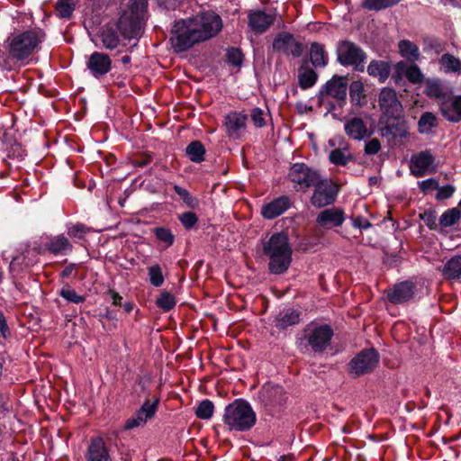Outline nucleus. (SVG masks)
I'll return each instance as SVG.
<instances>
[{
  "mask_svg": "<svg viewBox=\"0 0 461 461\" xmlns=\"http://www.w3.org/2000/svg\"><path fill=\"white\" fill-rule=\"evenodd\" d=\"M223 28L221 17L214 11L176 21L171 30V45L176 52H183L195 44L216 37Z\"/></svg>",
  "mask_w": 461,
  "mask_h": 461,
  "instance_id": "nucleus-1",
  "label": "nucleus"
},
{
  "mask_svg": "<svg viewBox=\"0 0 461 461\" xmlns=\"http://www.w3.org/2000/svg\"><path fill=\"white\" fill-rule=\"evenodd\" d=\"M263 252L269 258L268 268L272 274L285 272L292 261V249L284 232L274 233L263 244Z\"/></svg>",
  "mask_w": 461,
  "mask_h": 461,
  "instance_id": "nucleus-2",
  "label": "nucleus"
},
{
  "mask_svg": "<svg viewBox=\"0 0 461 461\" xmlns=\"http://www.w3.org/2000/svg\"><path fill=\"white\" fill-rule=\"evenodd\" d=\"M256 420L255 411L245 400L237 399L224 410L223 422L230 430H249L255 425Z\"/></svg>",
  "mask_w": 461,
  "mask_h": 461,
  "instance_id": "nucleus-3",
  "label": "nucleus"
},
{
  "mask_svg": "<svg viewBox=\"0 0 461 461\" xmlns=\"http://www.w3.org/2000/svg\"><path fill=\"white\" fill-rule=\"evenodd\" d=\"M333 335L329 324L311 322L304 328L303 337L314 354H322L330 348Z\"/></svg>",
  "mask_w": 461,
  "mask_h": 461,
  "instance_id": "nucleus-4",
  "label": "nucleus"
},
{
  "mask_svg": "<svg viewBox=\"0 0 461 461\" xmlns=\"http://www.w3.org/2000/svg\"><path fill=\"white\" fill-rule=\"evenodd\" d=\"M43 38L44 33L41 31H27L14 36L10 42V55L18 60H23L33 53Z\"/></svg>",
  "mask_w": 461,
  "mask_h": 461,
  "instance_id": "nucleus-5",
  "label": "nucleus"
},
{
  "mask_svg": "<svg viewBox=\"0 0 461 461\" xmlns=\"http://www.w3.org/2000/svg\"><path fill=\"white\" fill-rule=\"evenodd\" d=\"M338 61L343 66H353L355 70L364 71L366 55L364 50L349 41H343L337 47Z\"/></svg>",
  "mask_w": 461,
  "mask_h": 461,
  "instance_id": "nucleus-6",
  "label": "nucleus"
},
{
  "mask_svg": "<svg viewBox=\"0 0 461 461\" xmlns=\"http://www.w3.org/2000/svg\"><path fill=\"white\" fill-rule=\"evenodd\" d=\"M409 168L413 176L422 177L426 175L436 173L438 164L436 158L429 150H422L411 157Z\"/></svg>",
  "mask_w": 461,
  "mask_h": 461,
  "instance_id": "nucleus-7",
  "label": "nucleus"
},
{
  "mask_svg": "<svg viewBox=\"0 0 461 461\" xmlns=\"http://www.w3.org/2000/svg\"><path fill=\"white\" fill-rule=\"evenodd\" d=\"M272 48L277 53L294 58H299L303 52V43L289 32L278 33L273 41Z\"/></svg>",
  "mask_w": 461,
  "mask_h": 461,
  "instance_id": "nucleus-8",
  "label": "nucleus"
},
{
  "mask_svg": "<svg viewBox=\"0 0 461 461\" xmlns=\"http://www.w3.org/2000/svg\"><path fill=\"white\" fill-rule=\"evenodd\" d=\"M380 110L388 118H399L402 113V105L398 99L395 90L384 87L378 96Z\"/></svg>",
  "mask_w": 461,
  "mask_h": 461,
  "instance_id": "nucleus-9",
  "label": "nucleus"
},
{
  "mask_svg": "<svg viewBox=\"0 0 461 461\" xmlns=\"http://www.w3.org/2000/svg\"><path fill=\"white\" fill-rule=\"evenodd\" d=\"M159 403V398H154L153 400L147 399L135 413L134 416L129 418L125 424V429H133L139 427H143L148 420L154 418Z\"/></svg>",
  "mask_w": 461,
  "mask_h": 461,
  "instance_id": "nucleus-10",
  "label": "nucleus"
},
{
  "mask_svg": "<svg viewBox=\"0 0 461 461\" xmlns=\"http://www.w3.org/2000/svg\"><path fill=\"white\" fill-rule=\"evenodd\" d=\"M290 180L301 188L313 186L321 178L318 171L308 167L303 163L294 164L289 172Z\"/></svg>",
  "mask_w": 461,
  "mask_h": 461,
  "instance_id": "nucleus-11",
  "label": "nucleus"
},
{
  "mask_svg": "<svg viewBox=\"0 0 461 461\" xmlns=\"http://www.w3.org/2000/svg\"><path fill=\"white\" fill-rule=\"evenodd\" d=\"M313 187L314 192L311 198L313 206L321 208L334 203L337 190L330 179L321 178Z\"/></svg>",
  "mask_w": 461,
  "mask_h": 461,
  "instance_id": "nucleus-12",
  "label": "nucleus"
},
{
  "mask_svg": "<svg viewBox=\"0 0 461 461\" xmlns=\"http://www.w3.org/2000/svg\"><path fill=\"white\" fill-rule=\"evenodd\" d=\"M378 362L379 356L375 349L362 350L350 361V373L357 376L369 373Z\"/></svg>",
  "mask_w": 461,
  "mask_h": 461,
  "instance_id": "nucleus-13",
  "label": "nucleus"
},
{
  "mask_svg": "<svg viewBox=\"0 0 461 461\" xmlns=\"http://www.w3.org/2000/svg\"><path fill=\"white\" fill-rule=\"evenodd\" d=\"M117 26L122 34L127 39L139 36L141 31V21L138 11L130 9L123 12Z\"/></svg>",
  "mask_w": 461,
  "mask_h": 461,
  "instance_id": "nucleus-14",
  "label": "nucleus"
},
{
  "mask_svg": "<svg viewBox=\"0 0 461 461\" xmlns=\"http://www.w3.org/2000/svg\"><path fill=\"white\" fill-rule=\"evenodd\" d=\"M248 114L240 112H230L223 120L226 135L230 139H240L247 129Z\"/></svg>",
  "mask_w": 461,
  "mask_h": 461,
  "instance_id": "nucleus-15",
  "label": "nucleus"
},
{
  "mask_svg": "<svg viewBox=\"0 0 461 461\" xmlns=\"http://www.w3.org/2000/svg\"><path fill=\"white\" fill-rule=\"evenodd\" d=\"M86 68L92 76L98 78L110 72L112 69V59L105 53L95 51L88 58Z\"/></svg>",
  "mask_w": 461,
  "mask_h": 461,
  "instance_id": "nucleus-16",
  "label": "nucleus"
},
{
  "mask_svg": "<svg viewBox=\"0 0 461 461\" xmlns=\"http://www.w3.org/2000/svg\"><path fill=\"white\" fill-rule=\"evenodd\" d=\"M348 84L343 77L334 76L322 87L321 95L322 98L330 96L337 101L345 102L347 97Z\"/></svg>",
  "mask_w": 461,
  "mask_h": 461,
  "instance_id": "nucleus-17",
  "label": "nucleus"
},
{
  "mask_svg": "<svg viewBox=\"0 0 461 461\" xmlns=\"http://www.w3.org/2000/svg\"><path fill=\"white\" fill-rule=\"evenodd\" d=\"M441 114L451 122L461 121V95L452 96L448 95L439 103Z\"/></svg>",
  "mask_w": 461,
  "mask_h": 461,
  "instance_id": "nucleus-18",
  "label": "nucleus"
},
{
  "mask_svg": "<svg viewBox=\"0 0 461 461\" xmlns=\"http://www.w3.org/2000/svg\"><path fill=\"white\" fill-rule=\"evenodd\" d=\"M344 220L343 211L339 208L332 207L321 211L316 218V222L321 227L332 228L341 226Z\"/></svg>",
  "mask_w": 461,
  "mask_h": 461,
  "instance_id": "nucleus-19",
  "label": "nucleus"
},
{
  "mask_svg": "<svg viewBox=\"0 0 461 461\" xmlns=\"http://www.w3.org/2000/svg\"><path fill=\"white\" fill-rule=\"evenodd\" d=\"M40 246H33L32 248H26L22 256L13 258L10 263L11 270H22L24 267L32 266L37 262V257L42 252Z\"/></svg>",
  "mask_w": 461,
  "mask_h": 461,
  "instance_id": "nucleus-20",
  "label": "nucleus"
},
{
  "mask_svg": "<svg viewBox=\"0 0 461 461\" xmlns=\"http://www.w3.org/2000/svg\"><path fill=\"white\" fill-rule=\"evenodd\" d=\"M275 22V16L263 11H254L249 14V25L257 33L265 32Z\"/></svg>",
  "mask_w": 461,
  "mask_h": 461,
  "instance_id": "nucleus-21",
  "label": "nucleus"
},
{
  "mask_svg": "<svg viewBox=\"0 0 461 461\" xmlns=\"http://www.w3.org/2000/svg\"><path fill=\"white\" fill-rule=\"evenodd\" d=\"M87 461H112L104 439L96 437L91 439L86 455Z\"/></svg>",
  "mask_w": 461,
  "mask_h": 461,
  "instance_id": "nucleus-22",
  "label": "nucleus"
},
{
  "mask_svg": "<svg viewBox=\"0 0 461 461\" xmlns=\"http://www.w3.org/2000/svg\"><path fill=\"white\" fill-rule=\"evenodd\" d=\"M413 294L412 283L402 282L388 291L387 297L391 303L397 304L410 300Z\"/></svg>",
  "mask_w": 461,
  "mask_h": 461,
  "instance_id": "nucleus-23",
  "label": "nucleus"
},
{
  "mask_svg": "<svg viewBox=\"0 0 461 461\" xmlns=\"http://www.w3.org/2000/svg\"><path fill=\"white\" fill-rule=\"evenodd\" d=\"M290 207V200L286 196H280L261 208V214L265 219H274Z\"/></svg>",
  "mask_w": 461,
  "mask_h": 461,
  "instance_id": "nucleus-24",
  "label": "nucleus"
},
{
  "mask_svg": "<svg viewBox=\"0 0 461 461\" xmlns=\"http://www.w3.org/2000/svg\"><path fill=\"white\" fill-rule=\"evenodd\" d=\"M344 130L347 135L357 140H361L368 135V130L364 121L359 117H353L345 122Z\"/></svg>",
  "mask_w": 461,
  "mask_h": 461,
  "instance_id": "nucleus-25",
  "label": "nucleus"
},
{
  "mask_svg": "<svg viewBox=\"0 0 461 461\" xmlns=\"http://www.w3.org/2000/svg\"><path fill=\"white\" fill-rule=\"evenodd\" d=\"M276 326L278 329L285 330L290 326L295 325L300 321V312L294 309L289 308L282 311L276 317Z\"/></svg>",
  "mask_w": 461,
  "mask_h": 461,
  "instance_id": "nucleus-26",
  "label": "nucleus"
},
{
  "mask_svg": "<svg viewBox=\"0 0 461 461\" xmlns=\"http://www.w3.org/2000/svg\"><path fill=\"white\" fill-rule=\"evenodd\" d=\"M390 71L389 64L383 60H372L367 67L369 76L377 77L381 83L389 77Z\"/></svg>",
  "mask_w": 461,
  "mask_h": 461,
  "instance_id": "nucleus-27",
  "label": "nucleus"
},
{
  "mask_svg": "<svg viewBox=\"0 0 461 461\" xmlns=\"http://www.w3.org/2000/svg\"><path fill=\"white\" fill-rule=\"evenodd\" d=\"M98 38L106 50H114L120 43L119 35L115 30L110 26L103 27L98 34Z\"/></svg>",
  "mask_w": 461,
  "mask_h": 461,
  "instance_id": "nucleus-28",
  "label": "nucleus"
},
{
  "mask_svg": "<svg viewBox=\"0 0 461 461\" xmlns=\"http://www.w3.org/2000/svg\"><path fill=\"white\" fill-rule=\"evenodd\" d=\"M72 248L73 247L68 238L63 235L52 238L47 245L48 250L54 255L66 254L67 252L71 251Z\"/></svg>",
  "mask_w": 461,
  "mask_h": 461,
  "instance_id": "nucleus-29",
  "label": "nucleus"
},
{
  "mask_svg": "<svg viewBox=\"0 0 461 461\" xmlns=\"http://www.w3.org/2000/svg\"><path fill=\"white\" fill-rule=\"evenodd\" d=\"M442 274L445 278L457 280L461 278V256L451 258L445 264Z\"/></svg>",
  "mask_w": 461,
  "mask_h": 461,
  "instance_id": "nucleus-30",
  "label": "nucleus"
},
{
  "mask_svg": "<svg viewBox=\"0 0 461 461\" xmlns=\"http://www.w3.org/2000/svg\"><path fill=\"white\" fill-rule=\"evenodd\" d=\"M310 59L315 68H324L328 64V54L324 46L314 42L311 46Z\"/></svg>",
  "mask_w": 461,
  "mask_h": 461,
  "instance_id": "nucleus-31",
  "label": "nucleus"
},
{
  "mask_svg": "<svg viewBox=\"0 0 461 461\" xmlns=\"http://www.w3.org/2000/svg\"><path fill=\"white\" fill-rule=\"evenodd\" d=\"M299 85L302 89H308L314 86L318 76L316 72L309 68H301L299 69Z\"/></svg>",
  "mask_w": 461,
  "mask_h": 461,
  "instance_id": "nucleus-32",
  "label": "nucleus"
},
{
  "mask_svg": "<svg viewBox=\"0 0 461 461\" xmlns=\"http://www.w3.org/2000/svg\"><path fill=\"white\" fill-rule=\"evenodd\" d=\"M353 157L348 148L335 149L330 151L329 159L330 163L336 166H346Z\"/></svg>",
  "mask_w": 461,
  "mask_h": 461,
  "instance_id": "nucleus-33",
  "label": "nucleus"
},
{
  "mask_svg": "<svg viewBox=\"0 0 461 461\" xmlns=\"http://www.w3.org/2000/svg\"><path fill=\"white\" fill-rule=\"evenodd\" d=\"M186 155L195 163H200L204 160L205 149L200 141H192L185 149Z\"/></svg>",
  "mask_w": 461,
  "mask_h": 461,
  "instance_id": "nucleus-34",
  "label": "nucleus"
},
{
  "mask_svg": "<svg viewBox=\"0 0 461 461\" xmlns=\"http://www.w3.org/2000/svg\"><path fill=\"white\" fill-rule=\"evenodd\" d=\"M399 50L402 57L411 61L419 59L420 53L418 46L408 40H402L399 42Z\"/></svg>",
  "mask_w": 461,
  "mask_h": 461,
  "instance_id": "nucleus-35",
  "label": "nucleus"
},
{
  "mask_svg": "<svg viewBox=\"0 0 461 461\" xmlns=\"http://www.w3.org/2000/svg\"><path fill=\"white\" fill-rule=\"evenodd\" d=\"M400 0H364L362 7L368 11H380L392 7L399 3Z\"/></svg>",
  "mask_w": 461,
  "mask_h": 461,
  "instance_id": "nucleus-36",
  "label": "nucleus"
},
{
  "mask_svg": "<svg viewBox=\"0 0 461 461\" xmlns=\"http://www.w3.org/2000/svg\"><path fill=\"white\" fill-rule=\"evenodd\" d=\"M214 412V405L210 400H203L195 409V415L201 420H209Z\"/></svg>",
  "mask_w": 461,
  "mask_h": 461,
  "instance_id": "nucleus-37",
  "label": "nucleus"
},
{
  "mask_svg": "<svg viewBox=\"0 0 461 461\" xmlns=\"http://www.w3.org/2000/svg\"><path fill=\"white\" fill-rule=\"evenodd\" d=\"M461 216L458 208H451L447 210L439 218V223L442 227H450L456 223Z\"/></svg>",
  "mask_w": 461,
  "mask_h": 461,
  "instance_id": "nucleus-38",
  "label": "nucleus"
},
{
  "mask_svg": "<svg viewBox=\"0 0 461 461\" xmlns=\"http://www.w3.org/2000/svg\"><path fill=\"white\" fill-rule=\"evenodd\" d=\"M75 10L73 0H59L56 4V12L59 17L69 19Z\"/></svg>",
  "mask_w": 461,
  "mask_h": 461,
  "instance_id": "nucleus-39",
  "label": "nucleus"
},
{
  "mask_svg": "<svg viewBox=\"0 0 461 461\" xmlns=\"http://www.w3.org/2000/svg\"><path fill=\"white\" fill-rule=\"evenodd\" d=\"M439 63L445 68L446 72H457L461 70V61L449 53L443 54Z\"/></svg>",
  "mask_w": 461,
  "mask_h": 461,
  "instance_id": "nucleus-40",
  "label": "nucleus"
},
{
  "mask_svg": "<svg viewBox=\"0 0 461 461\" xmlns=\"http://www.w3.org/2000/svg\"><path fill=\"white\" fill-rule=\"evenodd\" d=\"M437 119L432 113H424L418 122L419 131L421 133L429 132L432 128L436 127Z\"/></svg>",
  "mask_w": 461,
  "mask_h": 461,
  "instance_id": "nucleus-41",
  "label": "nucleus"
},
{
  "mask_svg": "<svg viewBox=\"0 0 461 461\" xmlns=\"http://www.w3.org/2000/svg\"><path fill=\"white\" fill-rule=\"evenodd\" d=\"M156 304L158 307L165 312H168L173 309L176 305L175 296L167 291L160 294V296L157 299Z\"/></svg>",
  "mask_w": 461,
  "mask_h": 461,
  "instance_id": "nucleus-42",
  "label": "nucleus"
},
{
  "mask_svg": "<svg viewBox=\"0 0 461 461\" xmlns=\"http://www.w3.org/2000/svg\"><path fill=\"white\" fill-rule=\"evenodd\" d=\"M156 238L166 244V247H170L175 241V235L173 232L165 227H157L153 230Z\"/></svg>",
  "mask_w": 461,
  "mask_h": 461,
  "instance_id": "nucleus-43",
  "label": "nucleus"
},
{
  "mask_svg": "<svg viewBox=\"0 0 461 461\" xmlns=\"http://www.w3.org/2000/svg\"><path fill=\"white\" fill-rule=\"evenodd\" d=\"M148 275L150 284L155 287H159L163 285L164 276L159 265L156 264L148 267Z\"/></svg>",
  "mask_w": 461,
  "mask_h": 461,
  "instance_id": "nucleus-44",
  "label": "nucleus"
},
{
  "mask_svg": "<svg viewBox=\"0 0 461 461\" xmlns=\"http://www.w3.org/2000/svg\"><path fill=\"white\" fill-rule=\"evenodd\" d=\"M349 95L351 101L356 104H359L360 101L365 97L364 85L361 81H353L349 86Z\"/></svg>",
  "mask_w": 461,
  "mask_h": 461,
  "instance_id": "nucleus-45",
  "label": "nucleus"
},
{
  "mask_svg": "<svg viewBox=\"0 0 461 461\" xmlns=\"http://www.w3.org/2000/svg\"><path fill=\"white\" fill-rule=\"evenodd\" d=\"M425 93L429 97L438 99L439 102L448 95L443 92L440 84L438 82H428Z\"/></svg>",
  "mask_w": 461,
  "mask_h": 461,
  "instance_id": "nucleus-46",
  "label": "nucleus"
},
{
  "mask_svg": "<svg viewBox=\"0 0 461 461\" xmlns=\"http://www.w3.org/2000/svg\"><path fill=\"white\" fill-rule=\"evenodd\" d=\"M59 294L67 301L77 304L84 303L86 300L84 296L77 294V292L68 285L62 287Z\"/></svg>",
  "mask_w": 461,
  "mask_h": 461,
  "instance_id": "nucleus-47",
  "label": "nucleus"
},
{
  "mask_svg": "<svg viewBox=\"0 0 461 461\" xmlns=\"http://www.w3.org/2000/svg\"><path fill=\"white\" fill-rule=\"evenodd\" d=\"M90 229L83 223H77L68 228V235L73 239L83 240Z\"/></svg>",
  "mask_w": 461,
  "mask_h": 461,
  "instance_id": "nucleus-48",
  "label": "nucleus"
},
{
  "mask_svg": "<svg viewBox=\"0 0 461 461\" xmlns=\"http://www.w3.org/2000/svg\"><path fill=\"white\" fill-rule=\"evenodd\" d=\"M174 190L189 207L195 208L197 206V199L192 196L186 189L176 185Z\"/></svg>",
  "mask_w": 461,
  "mask_h": 461,
  "instance_id": "nucleus-49",
  "label": "nucleus"
},
{
  "mask_svg": "<svg viewBox=\"0 0 461 461\" xmlns=\"http://www.w3.org/2000/svg\"><path fill=\"white\" fill-rule=\"evenodd\" d=\"M404 75L407 79L413 84H419L423 79V75L417 65L409 66L405 69Z\"/></svg>",
  "mask_w": 461,
  "mask_h": 461,
  "instance_id": "nucleus-50",
  "label": "nucleus"
},
{
  "mask_svg": "<svg viewBox=\"0 0 461 461\" xmlns=\"http://www.w3.org/2000/svg\"><path fill=\"white\" fill-rule=\"evenodd\" d=\"M178 220L180 221V222L185 229H191L198 221V218H197L196 214L192 212H186L181 213L178 216Z\"/></svg>",
  "mask_w": 461,
  "mask_h": 461,
  "instance_id": "nucleus-51",
  "label": "nucleus"
},
{
  "mask_svg": "<svg viewBox=\"0 0 461 461\" xmlns=\"http://www.w3.org/2000/svg\"><path fill=\"white\" fill-rule=\"evenodd\" d=\"M227 59H228L229 63H230L236 67H239L242 63L243 55L239 49L231 48L230 50H228Z\"/></svg>",
  "mask_w": 461,
  "mask_h": 461,
  "instance_id": "nucleus-52",
  "label": "nucleus"
},
{
  "mask_svg": "<svg viewBox=\"0 0 461 461\" xmlns=\"http://www.w3.org/2000/svg\"><path fill=\"white\" fill-rule=\"evenodd\" d=\"M250 117L256 127L261 128L266 125L265 113L260 108H253L250 113Z\"/></svg>",
  "mask_w": 461,
  "mask_h": 461,
  "instance_id": "nucleus-53",
  "label": "nucleus"
},
{
  "mask_svg": "<svg viewBox=\"0 0 461 461\" xmlns=\"http://www.w3.org/2000/svg\"><path fill=\"white\" fill-rule=\"evenodd\" d=\"M418 185L423 194H428L429 192L438 188V181L435 178H429L419 182Z\"/></svg>",
  "mask_w": 461,
  "mask_h": 461,
  "instance_id": "nucleus-54",
  "label": "nucleus"
},
{
  "mask_svg": "<svg viewBox=\"0 0 461 461\" xmlns=\"http://www.w3.org/2000/svg\"><path fill=\"white\" fill-rule=\"evenodd\" d=\"M437 190H438V193L436 194V198L438 201H443V200L450 198L453 195V194L455 192V187L451 185H444L441 187L438 186V188Z\"/></svg>",
  "mask_w": 461,
  "mask_h": 461,
  "instance_id": "nucleus-55",
  "label": "nucleus"
},
{
  "mask_svg": "<svg viewBox=\"0 0 461 461\" xmlns=\"http://www.w3.org/2000/svg\"><path fill=\"white\" fill-rule=\"evenodd\" d=\"M381 149L380 140L376 138H374L368 140L365 145V153L367 155H375L378 153Z\"/></svg>",
  "mask_w": 461,
  "mask_h": 461,
  "instance_id": "nucleus-56",
  "label": "nucleus"
},
{
  "mask_svg": "<svg viewBox=\"0 0 461 461\" xmlns=\"http://www.w3.org/2000/svg\"><path fill=\"white\" fill-rule=\"evenodd\" d=\"M420 218L429 229H435L437 221L435 211H426L424 213L420 214Z\"/></svg>",
  "mask_w": 461,
  "mask_h": 461,
  "instance_id": "nucleus-57",
  "label": "nucleus"
},
{
  "mask_svg": "<svg viewBox=\"0 0 461 461\" xmlns=\"http://www.w3.org/2000/svg\"><path fill=\"white\" fill-rule=\"evenodd\" d=\"M352 224L356 228L364 229V230L368 229L371 226V224L367 219H366L364 217H360V216L353 217Z\"/></svg>",
  "mask_w": 461,
  "mask_h": 461,
  "instance_id": "nucleus-58",
  "label": "nucleus"
},
{
  "mask_svg": "<svg viewBox=\"0 0 461 461\" xmlns=\"http://www.w3.org/2000/svg\"><path fill=\"white\" fill-rule=\"evenodd\" d=\"M0 332L4 338H6L10 334L5 317L1 311H0Z\"/></svg>",
  "mask_w": 461,
  "mask_h": 461,
  "instance_id": "nucleus-59",
  "label": "nucleus"
},
{
  "mask_svg": "<svg viewBox=\"0 0 461 461\" xmlns=\"http://www.w3.org/2000/svg\"><path fill=\"white\" fill-rule=\"evenodd\" d=\"M108 294L112 299V303L113 305H120L122 300V297L114 290H109Z\"/></svg>",
  "mask_w": 461,
  "mask_h": 461,
  "instance_id": "nucleus-60",
  "label": "nucleus"
},
{
  "mask_svg": "<svg viewBox=\"0 0 461 461\" xmlns=\"http://www.w3.org/2000/svg\"><path fill=\"white\" fill-rule=\"evenodd\" d=\"M441 2L444 5L461 8V0H441Z\"/></svg>",
  "mask_w": 461,
  "mask_h": 461,
  "instance_id": "nucleus-61",
  "label": "nucleus"
},
{
  "mask_svg": "<svg viewBox=\"0 0 461 461\" xmlns=\"http://www.w3.org/2000/svg\"><path fill=\"white\" fill-rule=\"evenodd\" d=\"M73 270H74L73 266L67 267L65 269L62 270L61 276L63 277H68L72 274Z\"/></svg>",
  "mask_w": 461,
  "mask_h": 461,
  "instance_id": "nucleus-62",
  "label": "nucleus"
},
{
  "mask_svg": "<svg viewBox=\"0 0 461 461\" xmlns=\"http://www.w3.org/2000/svg\"><path fill=\"white\" fill-rule=\"evenodd\" d=\"M130 61H131V58H130V56H127V55H126V56H123V57L122 58V62L123 64H128V63H130Z\"/></svg>",
  "mask_w": 461,
  "mask_h": 461,
  "instance_id": "nucleus-63",
  "label": "nucleus"
},
{
  "mask_svg": "<svg viewBox=\"0 0 461 461\" xmlns=\"http://www.w3.org/2000/svg\"><path fill=\"white\" fill-rule=\"evenodd\" d=\"M279 461H294L292 459V457L288 456H283L280 457Z\"/></svg>",
  "mask_w": 461,
  "mask_h": 461,
  "instance_id": "nucleus-64",
  "label": "nucleus"
}]
</instances>
